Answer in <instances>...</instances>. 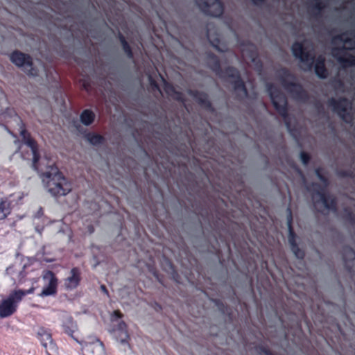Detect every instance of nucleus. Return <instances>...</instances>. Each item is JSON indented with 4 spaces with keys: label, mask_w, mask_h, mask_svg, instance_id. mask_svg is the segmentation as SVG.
<instances>
[{
    "label": "nucleus",
    "mask_w": 355,
    "mask_h": 355,
    "mask_svg": "<svg viewBox=\"0 0 355 355\" xmlns=\"http://www.w3.org/2000/svg\"><path fill=\"white\" fill-rule=\"evenodd\" d=\"M10 201H0V220L5 218L10 213Z\"/></svg>",
    "instance_id": "nucleus-27"
},
{
    "label": "nucleus",
    "mask_w": 355,
    "mask_h": 355,
    "mask_svg": "<svg viewBox=\"0 0 355 355\" xmlns=\"http://www.w3.org/2000/svg\"><path fill=\"white\" fill-rule=\"evenodd\" d=\"M337 175L340 178H352L353 172L350 170H340L337 172Z\"/></svg>",
    "instance_id": "nucleus-31"
},
{
    "label": "nucleus",
    "mask_w": 355,
    "mask_h": 355,
    "mask_svg": "<svg viewBox=\"0 0 355 355\" xmlns=\"http://www.w3.org/2000/svg\"><path fill=\"white\" fill-rule=\"evenodd\" d=\"M345 49L344 46L335 48L333 49L332 55L344 67L355 66V55L347 54V58L341 55V54H346L345 53Z\"/></svg>",
    "instance_id": "nucleus-17"
},
{
    "label": "nucleus",
    "mask_w": 355,
    "mask_h": 355,
    "mask_svg": "<svg viewBox=\"0 0 355 355\" xmlns=\"http://www.w3.org/2000/svg\"><path fill=\"white\" fill-rule=\"evenodd\" d=\"M83 88L86 91H89L91 89L90 82L89 79H83L82 83Z\"/></svg>",
    "instance_id": "nucleus-35"
},
{
    "label": "nucleus",
    "mask_w": 355,
    "mask_h": 355,
    "mask_svg": "<svg viewBox=\"0 0 355 355\" xmlns=\"http://www.w3.org/2000/svg\"><path fill=\"white\" fill-rule=\"evenodd\" d=\"M214 190L218 193H221L224 197H228L227 193L232 189V183L227 179L223 180L221 182L219 180L218 182L215 183L213 185Z\"/></svg>",
    "instance_id": "nucleus-24"
},
{
    "label": "nucleus",
    "mask_w": 355,
    "mask_h": 355,
    "mask_svg": "<svg viewBox=\"0 0 355 355\" xmlns=\"http://www.w3.org/2000/svg\"><path fill=\"white\" fill-rule=\"evenodd\" d=\"M114 316L116 317L117 319H119L122 317V314L119 311H115L114 312Z\"/></svg>",
    "instance_id": "nucleus-36"
},
{
    "label": "nucleus",
    "mask_w": 355,
    "mask_h": 355,
    "mask_svg": "<svg viewBox=\"0 0 355 355\" xmlns=\"http://www.w3.org/2000/svg\"><path fill=\"white\" fill-rule=\"evenodd\" d=\"M325 4L321 0L317 1L313 5V8L318 12L322 11L325 8Z\"/></svg>",
    "instance_id": "nucleus-33"
},
{
    "label": "nucleus",
    "mask_w": 355,
    "mask_h": 355,
    "mask_svg": "<svg viewBox=\"0 0 355 355\" xmlns=\"http://www.w3.org/2000/svg\"><path fill=\"white\" fill-rule=\"evenodd\" d=\"M85 139L92 146H98L105 143V138L96 132H85L84 134Z\"/></svg>",
    "instance_id": "nucleus-23"
},
{
    "label": "nucleus",
    "mask_w": 355,
    "mask_h": 355,
    "mask_svg": "<svg viewBox=\"0 0 355 355\" xmlns=\"http://www.w3.org/2000/svg\"><path fill=\"white\" fill-rule=\"evenodd\" d=\"M117 37L121 44L123 51L125 53L126 56L129 59H133L134 58V53L132 51V49L128 42H127L125 36L121 33L118 32Z\"/></svg>",
    "instance_id": "nucleus-26"
},
{
    "label": "nucleus",
    "mask_w": 355,
    "mask_h": 355,
    "mask_svg": "<svg viewBox=\"0 0 355 355\" xmlns=\"http://www.w3.org/2000/svg\"><path fill=\"white\" fill-rule=\"evenodd\" d=\"M313 207L318 212L325 216L332 214L343 218L347 223L355 227V212L346 205H343L342 210L337 208L338 201H313Z\"/></svg>",
    "instance_id": "nucleus-4"
},
{
    "label": "nucleus",
    "mask_w": 355,
    "mask_h": 355,
    "mask_svg": "<svg viewBox=\"0 0 355 355\" xmlns=\"http://www.w3.org/2000/svg\"><path fill=\"white\" fill-rule=\"evenodd\" d=\"M80 280V272L77 268L71 270L69 276L64 279L66 288L72 290L78 286Z\"/></svg>",
    "instance_id": "nucleus-21"
},
{
    "label": "nucleus",
    "mask_w": 355,
    "mask_h": 355,
    "mask_svg": "<svg viewBox=\"0 0 355 355\" xmlns=\"http://www.w3.org/2000/svg\"><path fill=\"white\" fill-rule=\"evenodd\" d=\"M25 266L21 263L15 264L7 268V273L11 277L15 283L20 284L26 276L24 272Z\"/></svg>",
    "instance_id": "nucleus-19"
},
{
    "label": "nucleus",
    "mask_w": 355,
    "mask_h": 355,
    "mask_svg": "<svg viewBox=\"0 0 355 355\" xmlns=\"http://www.w3.org/2000/svg\"><path fill=\"white\" fill-rule=\"evenodd\" d=\"M188 94L193 97L195 101L203 109L211 112L214 111L212 103L209 101L207 94L205 92L196 89H189Z\"/></svg>",
    "instance_id": "nucleus-15"
},
{
    "label": "nucleus",
    "mask_w": 355,
    "mask_h": 355,
    "mask_svg": "<svg viewBox=\"0 0 355 355\" xmlns=\"http://www.w3.org/2000/svg\"><path fill=\"white\" fill-rule=\"evenodd\" d=\"M164 91L165 92L170 96L173 99L175 100L176 101H178L180 103H184L186 101V99L184 96V94L182 92L176 90L175 87L168 83L164 82Z\"/></svg>",
    "instance_id": "nucleus-22"
},
{
    "label": "nucleus",
    "mask_w": 355,
    "mask_h": 355,
    "mask_svg": "<svg viewBox=\"0 0 355 355\" xmlns=\"http://www.w3.org/2000/svg\"><path fill=\"white\" fill-rule=\"evenodd\" d=\"M345 35V33L338 35H336L334 37V39L335 40H338L343 42L345 44H349V43L351 44L352 42V40L351 38H349V37L344 38L343 36Z\"/></svg>",
    "instance_id": "nucleus-32"
},
{
    "label": "nucleus",
    "mask_w": 355,
    "mask_h": 355,
    "mask_svg": "<svg viewBox=\"0 0 355 355\" xmlns=\"http://www.w3.org/2000/svg\"><path fill=\"white\" fill-rule=\"evenodd\" d=\"M95 113L89 109L84 110L80 115V122L86 126L92 125L95 121Z\"/></svg>",
    "instance_id": "nucleus-25"
},
{
    "label": "nucleus",
    "mask_w": 355,
    "mask_h": 355,
    "mask_svg": "<svg viewBox=\"0 0 355 355\" xmlns=\"http://www.w3.org/2000/svg\"><path fill=\"white\" fill-rule=\"evenodd\" d=\"M118 331L121 333V341L123 343H126L127 339L128 338V334L126 331V324L123 322H119L118 324Z\"/></svg>",
    "instance_id": "nucleus-28"
},
{
    "label": "nucleus",
    "mask_w": 355,
    "mask_h": 355,
    "mask_svg": "<svg viewBox=\"0 0 355 355\" xmlns=\"http://www.w3.org/2000/svg\"><path fill=\"white\" fill-rule=\"evenodd\" d=\"M10 60L18 68L21 69L28 76L38 75L37 69L34 67L32 57L19 50L13 51L9 55Z\"/></svg>",
    "instance_id": "nucleus-8"
},
{
    "label": "nucleus",
    "mask_w": 355,
    "mask_h": 355,
    "mask_svg": "<svg viewBox=\"0 0 355 355\" xmlns=\"http://www.w3.org/2000/svg\"><path fill=\"white\" fill-rule=\"evenodd\" d=\"M345 268L352 273H355V251L350 247H345L343 252Z\"/></svg>",
    "instance_id": "nucleus-20"
},
{
    "label": "nucleus",
    "mask_w": 355,
    "mask_h": 355,
    "mask_svg": "<svg viewBox=\"0 0 355 355\" xmlns=\"http://www.w3.org/2000/svg\"><path fill=\"white\" fill-rule=\"evenodd\" d=\"M300 159L304 165H307L311 160V156L308 153L302 151L300 153Z\"/></svg>",
    "instance_id": "nucleus-30"
},
{
    "label": "nucleus",
    "mask_w": 355,
    "mask_h": 355,
    "mask_svg": "<svg viewBox=\"0 0 355 355\" xmlns=\"http://www.w3.org/2000/svg\"><path fill=\"white\" fill-rule=\"evenodd\" d=\"M212 45L218 51H221V50L220 49V48L218 46V45L216 44H212Z\"/></svg>",
    "instance_id": "nucleus-42"
},
{
    "label": "nucleus",
    "mask_w": 355,
    "mask_h": 355,
    "mask_svg": "<svg viewBox=\"0 0 355 355\" xmlns=\"http://www.w3.org/2000/svg\"><path fill=\"white\" fill-rule=\"evenodd\" d=\"M287 211V226L288 230V243L291 246V249L295 256L298 259H303L304 257V252L299 248L296 243V235L293 230L292 227V212L290 207L286 209Z\"/></svg>",
    "instance_id": "nucleus-13"
},
{
    "label": "nucleus",
    "mask_w": 355,
    "mask_h": 355,
    "mask_svg": "<svg viewBox=\"0 0 355 355\" xmlns=\"http://www.w3.org/2000/svg\"><path fill=\"white\" fill-rule=\"evenodd\" d=\"M21 130L20 136L21 137L23 142L28 146L32 151L33 154V162L32 167L35 171L38 170V163L40 159V154L39 152L38 145L37 141L31 137L30 132L27 131L25 127V124L21 121Z\"/></svg>",
    "instance_id": "nucleus-9"
},
{
    "label": "nucleus",
    "mask_w": 355,
    "mask_h": 355,
    "mask_svg": "<svg viewBox=\"0 0 355 355\" xmlns=\"http://www.w3.org/2000/svg\"><path fill=\"white\" fill-rule=\"evenodd\" d=\"M42 214V209H40V211H38L37 214L39 216L40 214Z\"/></svg>",
    "instance_id": "nucleus-44"
},
{
    "label": "nucleus",
    "mask_w": 355,
    "mask_h": 355,
    "mask_svg": "<svg viewBox=\"0 0 355 355\" xmlns=\"http://www.w3.org/2000/svg\"><path fill=\"white\" fill-rule=\"evenodd\" d=\"M349 200H354V199L352 198H349Z\"/></svg>",
    "instance_id": "nucleus-47"
},
{
    "label": "nucleus",
    "mask_w": 355,
    "mask_h": 355,
    "mask_svg": "<svg viewBox=\"0 0 355 355\" xmlns=\"http://www.w3.org/2000/svg\"><path fill=\"white\" fill-rule=\"evenodd\" d=\"M148 78H149V83H150V86L153 89L160 91L159 86L158 83H157V81L151 76H149Z\"/></svg>",
    "instance_id": "nucleus-34"
},
{
    "label": "nucleus",
    "mask_w": 355,
    "mask_h": 355,
    "mask_svg": "<svg viewBox=\"0 0 355 355\" xmlns=\"http://www.w3.org/2000/svg\"><path fill=\"white\" fill-rule=\"evenodd\" d=\"M279 80L282 87L298 101L306 102L309 96L303 86L296 82V76L287 68H282L279 71Z\"/></svg>",
    "instance_id": "nucleus-5"
},
{
    "label": "nucleus",
    "mask_w": 355,
    "mask_h": 355,
    "mask_svg": "<svg viewBox=\"0 0 355 355\" xmlns=\"http://www.w3.org/2000/svg\"><path fill=\"white\" fill-rule=\"evenodd\" d=\"M315 175L318 178V179L324 184H327L329 183V180L323 173V168L322 167H318L315 170Z\"/></svg>",
    "instance_id": "nucleus-29"
},
{
    "label": "nucleus",
    "mask_w": 355,
    "mask_h": 355,
    "mask_svg": "<svg viewBox=\"0 0 355 355\" xmlns=\"http://www.w3.org/2000/svg\"><path fill=\"white\" fill-rule=\"evenodd\" d=\"M36 335L48 355L58 354V347L53 341L51 333L49 329L42 327H38Z\"/></svg>",
    "instance_id": "nucleus-11"
},
{
    "label": "nucleus",
    "mask_w": 355,
    "mask_h": 355,
    "mask_svg": "<svg viewBox=\"0 0 355 355\" xmlns=\"http://www.w3.org/2000/svg\"><path fill=\"white\" fill-rule=\"evenodd\" d=\"M293 55L306 66V70H311L314 64L315 73L318 77L325 79L328 77L329 71L325 66V58L319 55L315 58L313 53L307 51L301 42H295L291 47Z\"/></svg>",
    "instance_id": "nucleus-2"
},
{
    "label": "nucleus",
    "mask_w": 355,
    "mask_h": 355,
    "mask_svg": "<svg viewBox=\"0 0 355 355\" xmlns=\"http://www.w3.org/2000/svg\"><path fill=\"white\" fill-rule=\"evenodd\" d=\"M44 282V288L40 293V296L53 295L56 293L58 280L53 272L48 270L43 275Z\"/></svg>",
    "instance_id": "nucleus-14"
},
{
    "label": "nucleus",
    "mask_w": 355,
    "mask_h": 355,
    "mask_svg": "<svg viewBox=\"0 0 355 355\" xmlns=\"http://www.w3.org/2000/svg\"><path fill=\"white\" fill-rule=\"evenodd\" d=\"M201 11L207 15L219 17L224 12V5L220 0H195Z\"/></svg>",
    "instance_id": "nucleus-10"
},
{
    "label": "nucleus",
    "mask_w": 355,
    "mask_h": 355,
    "mask_svg": "<svg viewBox=\"0 0 355 355\" xmlns=\"http://www.w3.org/2000/svg\"><path fill=\"white\" fill-rule=\"evenodd\" d=\"M266 0H252V1L253 2L254 4L255 5H259L260 3H262L265 1Z\"/></svg>",
    "instance_id": "nucleus-37"
},
{
    "label": "nucleus",
    "mask_w": 355,
    "mask_h": 355,
    "mask_svg": "<svg viewBox=\"0 0 355 355\" xmlns=\"http://www.w3.org/2000/svg\"><path fill=\"white\" fill-rule=\"evenodd\" d=\"M75 127H76V128L78 131H80V128H81L80 124H78V123L75 124Z\"/></svg>",
    "instance_id": "nucleus-41"
},
{
    "label": "nucleus",
    "mask_w": 355,
    "mask_h": 355,
    "mask_svg": "<svg viewBox=\"0 0 355 355\" xmlns=\"http://www.w3.org/2000/svg\"><path fill=\"white\" fill-rule=\"evenodd\" d=\"M320 200H328L324 196H322Z\"/></svg>",
    "instance_id": "nucleus-43"
},
{
    "label": "nucleus",
    "mask_w": 355,
    "mask_h": 355,
    "mask_svg": "<svg viewBox=\"0 0 355 355\" xmlns=\"http://www.w3.org/2000/svg\"><path fill=\"white\" fill-rule=\"evenodd\" d=\"M218 198L219 200H223V198L220 196H218Z\"/></svg>",
    "instance_id": "nucleus-46"
},
{
    "label": "nucleus",
    "mask_w": 355,
    "mask_h": 355,
    "mask_svg": "<svg viewBox=\"0 0 355 355\" xmlns=\"http://www.w3.org/2000/svg\"><path fill=\"white\" fill-rule=\"evenodd\" d=\"M43 175L48 179L46 188L53 196H64L71 191V182L58 171L57 166H51V171L44 173Z\"/></svg>",
    "instance_id": "nucleus-3"
},
{
    "label": "nucleus",
    "mask_w": 355,
    "mask_h": 355,
    "mask_svg": "<svg viewBox=\"0 0 355 355\" xmlns=\"http://www.w3.org/2000/svg\"><path fill=\"white\" fill-rule=\"evenodd\" d=\"M207 62L209 68L220 78L232 79L230 83L236 92L238 98L248 96V91L245 83L241 78L240 71L236 67L228 66L223 69L218 57L212 52L207 53Z\"/></svg>",
    "instance_id": "nucleus-1"
},
{
    "label": "nucleus",
    "mask_w": 355,
    "mask_h": 355,
    "mask_svg": "<svg viewBox=\"0 0 355 355\" xmlns=\"http://www.w3.org/2000/svg\"><path fill=\"white\" fill-rule=\"evenodd\" d=\"M263 352L266 355H272V354L268 349H263Z\"/></svg>",
    "instance_id": "nucleus-39"
},
{
    "label": "nucleus",
    "mask_w": 355,
    "mask_h": 355,
    "mask_svg": "<svg viewBox=\"0 0 355 355\" xmlns=\"http://www.w3.org/2000/svg\"><path fill=\"white\" fill-rule=\"evenodd\" d=\"M349 104V101L345 97H341L338 100L331 98L329 100V105L343 119H345V116L347 114V107Z\"/></svg>",
    "instance_id": "nucleus-16"
},
{
    "label": "nucleus",
    "mask_w": 355,
    "mask_h": 355,
    "mask_svg": "<svg viewBox=\"0 0 355 355\" xmlns=\"http://www.w3.org/2000/svg\"><path fill=\"white\" fill-rule=\"evenodd\" d=\"M318 108H322V105H320H320H318Z\"/></svg>",
    "instance_id": "nucleus-45"
},
{
    "label": "nucleus",
    "mask_w": 355,
    "mask_h": 355,
    "mask_svg": "<svg viewBox=\"0 0 355 355\" xmlns=\"http://www.w3.org/2000/svg\"><path fill=\"white\" fill-rule=\"evenodd\" d=\"M62 327L64 333L75 338L73 334L78 330L76 322L73 318L66 312H63L61 315Z\"/></svg>",
    "instance_id": "nucleus-18"
},
{
    "label": "nucleus",
    "mask_w": 355,
    "mask_h": 355,
    "mask_svg": "<svg viewBox=\"0 0 355 355\" xmlns=\"http://www.w3.org/2000/svg\"><path fill=\"white\" fill-rule=\"evenodd\" d=\"M83 355H106L103 343L94 336H88L81 343Z\"/></svg>",
    "instance_id": "nucleus-12"
},
{
    "label": "nucleus",
    "mask_w": 355,
    "mask_h": 355,
    "mask_svg": "<svg viewBox=\"0 0 355 355\" xmlns=\"http://www.w3.org/2000/svg\"><path fill=\"white\" fill-rule=\"evenodd\" d=\"M336 83L338 85L339 87H343V83L340 79L336 80Z\"/></svg>",
    "instance_id": "nucleus-38"
},
{
    "label": "nucleus",
    "mask_w": 355,
    "mask_h": 355,
    "mask_svg": "<svg viewBox=\"0 0 355 355\" xmlns=\"http://www.w3.org/2000/svg\"><path fill=\"white\" fill-rule=\"evenodd\" d=\"M33 292V288L24 291L18 290L12 292L7 298L0 302V318H7L12 315L17 310L19 302L26 295Z\"/></svg>",
    "instance_id": "nucleus-7"
},
{
    "label": "nucleus",
    "mask_w": 355,
    "mask_h": 355,
    "mask_svg": "<svg viewBox=\"0 0 355 355\" xmlns=\"http://www.w3.org/2000/svg\"><path fill=\"white\" fill-rule=\"evenodd\" d=\"M266 89L274 108L284 118L286 125L289 129L291 123L288 118V101L286 96L272 83L267 84Z\"/></svg>",
    "instance_id": "nucleus-6"
},
{
    "label": "nucleus",
    "mask_w": 355,
    "mask_h": 355,
    "mask_svg": "<svg viewBox=\"0 0 355 355\" xmlns=\"http://www.w3.org/2000/svg\"><path fill=\"white\" fill-rule=\"evenodd\" d=\"M102 291H103L105 293H107V291L106 289V287L104 285H102L101 286Z\"/></svg>",
    "instance_id": "nucleus-40"
}]
</instances>
